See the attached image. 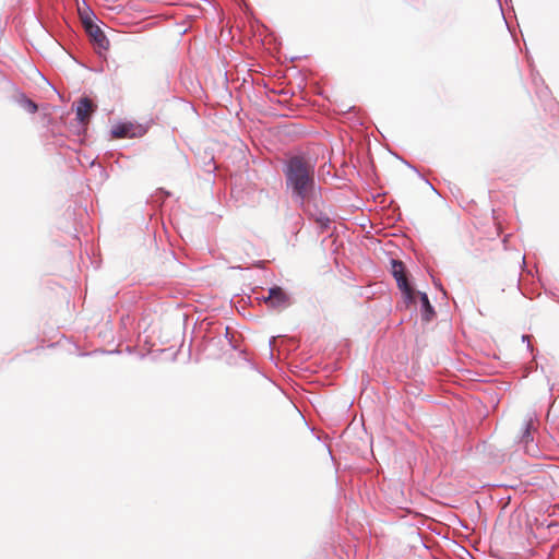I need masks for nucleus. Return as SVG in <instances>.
Listing matches in <instances>:
<instances>
[{
	"label": "nucleus",
	"mask_w": 559,
	"mask_h": 559,
	"mask_svg": "<svg viewBox=\"0 0 559 559\" xmlns=\"http://www.w3.org/2000/svg\"><path fill=\"white\" fill-rule=\"evenodd\" d=\"M285 177L287 189L305 207L314 191V166L302 156H294L287 162Z\"/></svg>",
	"instance_id": "nucleus-1"
},
{
	"label": "nucleus",
	"mask_w": 559,
	"mask_h": 559,
	"mask_svg": "<svg viewBox=\"0 0 559 559\" xmlns=\"http://www.w3.org/2000/svg\"><path fill=\"white\" fill-rule=\"evenodd\" d=\"M391 264H392V274H393L394 278L396 280L397 286L403 294L404 302L405 304L414 302L416 290L409 285V283L407 281L405 266H404L403 262L399 261V260H392Z\"/></svg>",
	"instance_id": "nucleus-2"
},
{
	"label": "nucleus",
	"mask_w": 559,
	"mask_h": 559,
	"mask_svg": "<svg viewBox=\"0 0 559 559\" xmlns=\"http://www.w3.org/2000/svg\"><path fill=\"white\" fill-rule=\"evenodd\" d=\"M78 13L80 22L86 32V35H105L104 31L98 25V17L90 9L88 5H78Z\"/></svg>",
	"instance_id": "nucleus-3"
},
{
	"label": "nucleus",
	"mask_w": 559,
	"mask_h": 559,
	"mask_svg": "<svg viewBox=\"0 0 559 559\" xmlns=\"http://www.w3.org/2000/svg\"><path fill=\"white\" fill-rule=\"evenodd\" d=\"M96 110V105L88 97H82L76 103L75 114L78 121L87 126L90 122V118L93 112Z\"/></svg>",
	"instance_id": "nucleus-4"
},
{
	"label": "nucleus",
	"mask_w": 559,
	"mask_h": 559,
	"mask_svg": "<svg viewBox=\"0 0 559 559\" xmlns=\"http://www.w3.org/2000/svg\"><path fill=\"white\" fill-rule=\"evenodd\" d=\"M264 301L274 309H283L289 304L288 296L281 287L270 288L269 295L264 298Z\"/></svg>",
	"instance_id": "nucleus-5"
},
{
	"label": "nucleus",
	"mask_w": 559,
	"mask_h": 559,
	"mask_svg": "<svg viewBox=\"0 0 559 559\" xmlns=\"http://www.w3.org/2000/svg\"><path fill=\"white\" fill-rule=\"evenodd\" d=\"M144 134V129L141 126L133 123H121L112 129V136L117 139L135 138Z\"/></svg>",
	"instance_id": "nucleus-6"
},
{
	"label": "nucleus",
	"mask_w": 559,
	"mask_h": 559,
	"mask_svg": "<svg viewBox=\"0 0 559 559\" xmlns=\"http://www.w3.org/2000/svg\"><path fill=\"white\" fill-rule=\"evenodd\" d=\"M419 298V301L421 304V317L424 321H430L435 316L433 307L431 306L428 296L425 293L416 292L415 299ZM416 300L413 302L415 304ZM408 302L407 305H409Z\"/></svg>",
	"instance_id": "nucleus-7"
},
{
	"label": "nucleus",
	"mask_w": 559,
	"mask_h": 559,
	"mask_svg": "<svg viewBox=\"0 0 559 559\" xmlns=\"http://www.w3.org/2000/svg\"><path fill=\"white\" fill-rule=\"evenodd\" d=\"M91 45L94 50L100 56L105 57L104 52L109 48L108 37H90Z\"/></svg>",
	"instance_id": "nucleus-8"
},
{
	"label": "nucleus",
	"mask_w": 559,
	"mask_h": 559,
	"mask_svg": "<svg viewBox=\"0 0 559 559\" xmlns=\"http://www.w3.org/2000/svg\"><path fill=\"white\" fill-rule=\"evenodd\" d=\"M22 106L32 114H35L38 109L37 105L28 98L22 100Z\"/></svg>",
	"instance_id": "nucleus-9"
},
{
	"label": "nucleus",
	"mask_w": 559,
	"mask_h": 559,
	"mask_svg": "<svg viewBox=\"0 0 559 559\" xmlns=\"http://www.w3.org/2000/svg\"><path fill=\"white\" fill-rule=\"evenodd\" d=\"M316 222L319 224L320 228L324 229L330 224V218L326 215L320 214L316 217Z\"/></svg>",
	"instance_id": "nucleus-10"
},
{
	"label": "nucleus",
	"mask_w": 559,
	"mask_h": 559,
	"mask_svg": "<svg viewBox=\"0 0 559 559\" xmlns=\"http://www.w3.org/2000/svg\"><path fill=\"white\" fill-rule=\"evenodd\" d=\"M532 421H528L525 424V429H524V432H523V437H522V440L527 443L528 440L531 439V428H532Z\"/></svg>",
	"instance_id": "nucleus-11"
}]
</instances>
